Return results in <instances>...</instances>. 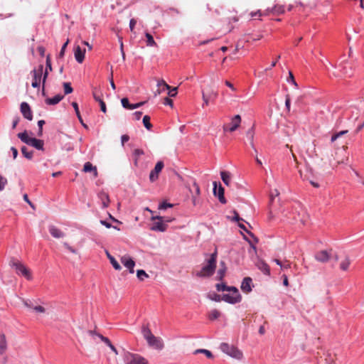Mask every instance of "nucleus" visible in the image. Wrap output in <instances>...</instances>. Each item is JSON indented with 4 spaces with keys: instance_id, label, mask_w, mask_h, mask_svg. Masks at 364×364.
<instances>
[{
    "instance_id": "50",
    "label": "nucleus",
    "mask_w": 364,
    "mask_h": 364,
    "mask_svg": "<svg viewBox=\"0 0 364 364\" xmlns=\"http://www.w3.org/2000/svg\"><path fill=\"white\" fill-rule=\"evenodd\" d=\"M173 206V205L171 204V203H166V202H163V203H161L159 205V209H160V210H166V208H172Z\"/></svg>"
},
{
    "instance_id": "48",
    "label": "nucleus",
    "mask_w": 364,
    "mask_h": 364,
    "mask_svg": "<svg viewBox=\"0 0 364 364\" xmlns=\"http://www.w3.org/2000/svg\"><path fill=\"white\" fill-rule=\"evenodd\" d=\"M7 184V179L0 174V191H3Z\"/></svg>"
},
{
    "instance_id": "18",
    "label": "nucleus",
    "mask_w": 364,
    "mask_h": 364,
    "mask_svg": "<svg viewBox=\"0 0 364 364\" xmlns=\"http://www.w3.org/2000/svg\"><path fill=\"white\" fill-rule=\"evenodd\" d=\"M85 49H82L79 46H75L74 50V55L75 60L82 63L85 59Z\"/></svg>"
},
{
    "instance_id": "62",
    "label": "nucleus",
    "mask_w": 364,
    "mask_h": 364,
    "mask_svg": "<svg viewBox=\"0 0 364 364\" xmlns=\"http://www.w3.org/2000/svg\"><path fill=\"white\" fill-rule=\"evenodd\" d=\"M291 267V264L289 261L286 260L281 265L282 269H289Z\"/></svg>"
},
{
    "instance_id": "33",
    "label": "nucleus",
    "mask_w": 364,
    "mask_h": 364,
    "mask_svg": "<svg viewBox=\"0 0 364 364\" xmlns=\"http://www.w3.org/2000/svg\"><path fill=\"white\" fill-rule=\"evenodd\" d=\"M220 265L222 266V267L220 269H219L218 271V279L219 280H222L223 279V277H225V271H226L225 262H221Z\"/></svg>"
},
{
    "instance_id": "29",
    "label": "nucleus",
    "mask_w": 364,
    "mask_h": 364,
    "mask_svg": "<svg viewBox=\"0 0 364 364\" xmlns=\"http://www.w3.org/2000/svg\"><path fill=\"white\" fill-rule=\"evenodd\" d=\"M92 95L95 101L100 102L102 100V92L100 88L94 87L92 90Z\"/></svg>"
},
{
    "instance_id": "32",
    "label": "nucleus",
    "mask_w": 364,
    "mask_h": 364,
    "mask_svg": "<svg viewBox=\"0 0 364 364\" xmlns=\"http://www.w3.org/2000/svg\"><path fill=\"white\" fill-rule=\"evenodd\" d=\"M299 173L300 174V176L304 179V180H307L310 182V183L315 188H318L319 187V184L316 182H314V181H312L311 179V177L309 176H308L307 174H304L303 175L302 172L301 170L299 171Z\"/></svg>"
},
{
    "instance_id": "40",
    "label": "nucleus",
    "mask_w": 364,
    "mask_h": 364,
    "mask_svg": "<svg viewBox=\"0 0 364 364\" xmlns=\"http://www.w3.org/2000/svg\"><path fill=\"white\" fill-rule=\"evenodd\" d=\"M197 353H203V355H205L208 358H212L213 357L212 353L206 349L196 350L194 354Z\"/></svg>"
},
{
    "instance_id": "52",
    "label": "nucleus",
    "mask_w": 364,
    "mask_h": 364,
    "mask_svg": "<svg viewBox=\"0 0 364 364\" xmlns=\"http://www.w3.org/2000/svg\"><path fill=\"white\" fill-rule=\"evenodd\" d=\"M44 124H45V121L44 120H39L38 122V126L39 127V130H38V136H41L42 134H43V126Z\"/></svg>"
},
{
    "instance_id": "6",
    "label": "nucleus",
    "mask_w": 364,
    "mask_h": 364,
    "mask_svg": "<svg viewBox=\"0 0 364 364\" xmlns=\"http://www.w3.org/2000/svg\"><path fill=\"white\" fill-rule=\"evenodd\" d=\"M124 359L126 364H149L144 357L129 352L125 353Z\"/></svg>"
},
{
    "instance_id": "54",
    "label": "nucleus",
    "mask_w": 364,
    "mask_h": 364,
    "mask_svg": "<svg viewBox=\"0 0 364 364\" xmlns=\"http://www.w3.org/2000/svg\"><path fill=\"white\" fill-rule=\"evenodd\" d=\"M287 81L291 82L293 85L297 87V83L296 82L293 73L291 71L289 73V77L287 78Z\"/></svg>"
},
{
    "instance_id": "12",
    "label": "nucleus",
    "mask_w": 364,
    "mask_h": 364,
    "mask_svg": "<svg viewBox=\"0 0 364 364\" xmlns=\"http://www.w3.org/2000/svg\"><path fill=\"white\" fill-rule=\"evenodd\" d=\"M332 250H321L316 253L315 259L322 263L327 262L331 257Z\"/></svg>"
},
{
    "instance_id": "37",
    "label": "nucleus",
    "mask_w": 364,
    "mask_h": 364,
    "mask_svg": "<svg viewBox=\"0 0 364 364\" xmlns=\"http://www.w3.org/2000/svg\"><path fill=\"white\" fill-rule=\"evenodd\" d=\"M145 36L146 38V45L148 46H156V43L154 40L153 36L149 33H146Z\"/></svg>"
},
{
    "instance_id": "57",
    "label": "nucleus",
    "mask_w": 364,
    "mask_h": 364,
    "mask_svg": "<svg viewBox=\"0 0 364 364\" xmlns=\"http://www.w3.org/2000/svg\"><path fill=\"white\" fill-rule=\"evenodd\" d=\"M144 103H145V102H140L136 103V104H131L129 109H134L139 108L141 106H142L143 105H144Z\"/></svg>"
},
{
    "instance_id": "55",
    "label": "nucleus",
    "mask_w": 364,
    "mask_h": 364,
    "mask_svg": "<svg viewBox=\"0 0 364 364\" xmlns=\"http://www.w3.org/2000/svg\"><path fill=\"white\" fill-rule=\"evenodd\" d=\"M177 89L178 88L176 87H173V88L171 87V89L168 90H169L168 95L170 97H176V95H177Z\"/></svg>"
},
{
    "instance_id": "46",
    "label": "nucleus",
    "mask_w": 364,
    "mask_h": 364,
    "mask_svg": "<svg viewBox=\"0 0 364 364\" xmlns=\"http://www.w3.org/2000/svg\"><path fill=\"white\" fill-rule=\"evenodd\" d=\"M230 287L227 286L225 284H217L216 289L218 291H228Z\"/></svg>"
},
{
    "instance_id": "59",
    "label": "nucleus",
    "mask_w": 364,
    "mask_h": 364,
    "mask_svg": "<svg viewBox=\"0 0 364 364\" xmlns=\"http://www.w3.org/2000/svg\"><path fill=\"white\" fill-rule=\"evenodd\" d=\"M164 104L165 105H168V106H170V107H173V100H171V99H170V98H168V97H165V98H164Z\"/></svg>"
},
{
    "instance_id": "22",
    "label": "nucleus",
    "mask_w": 364,
    "mask_h": 364,
    "mask_svg": "<svg viewBox=\"0 0 364 364\" xmlns=\"http://www.w3.org/2000/svg\"><path fill=\"white\" fill-rule=\"evenodd\" d=\"M84 172H92L94 178H97L98 172L96 166H94L90 162H86L83 167Z\"/></svg>"
},
{
    "instance_id": "20",
    "label": "nucleus",
    "mask_w": 364,
    "mask_h": 364,
    "mask_svg": "<svg viewBox=\"0 0 364 364\" xmlns=\"http://www.w3.org/2000/svg\"><path fill=\"white\" fill-rule=\"evenodd\" d=\"M252 279L250 277H245L241 284V289L245 293H249L252 291L251 284Z\"/></svg>"
},
{
    "instance_id": "42",
    "label": "nucleus",
    "mask_w": 364,
    "mask_h": 364,
    "mask_svg": "<svg viewBox=\"0 0 364 364\" xmlns=\"http://www.w3.org/2000/svg\"><path fill=\"white\" fill-rule=\"evenodd\" d=\"M247 136L250 141V144L252 147L255 149V152L257 153V150L255 148L254 144H253V138H254V132L252 129H249L246 133Z\"/></svg>"
},
{
    "instance_id": "38",
    "label": "nucleus",
    "mask_w": 364,
    "mask_h": 364,
    "mask_svg": "<svg viewBox=\"0 0 364 364\" xmlns=\"http://www.w3.org/2000/svg\"><path fill=\"white\" fill-rule=\"evenodd\" d=\"M22 154L28 159H31L33 155V151H28V149L26 146H23L21 148Z\"/></svg>"
},
{
    "instance_id": "45",
    "label": "nucleus",
    "mask_w": 364,
    "mask_h": 364,
    "mask_svg": "<svg viewBox=\"0 0 364 364\" xmlns=\"http://www.w3.org/2000/svg\"><path fill=\"white\" fill-rule=\"evenodd\" d=\"M63 87H64L65 95L70 94V93L73 92V89L71 87V85L70 82H64Z\"/></svg>"
},
{
    "instance_id": "47",
    "label": "nucleus",
    "mask_w": 364,
    "mask_h": 364,
    "mask_svg": "<svg viewBox=\"0 0 364 364\" xmlns=\"http://www.w3.org/2000/svg\"><path fill=\"white\" fill-rule=\"evenodd\" d=\"M346 133H348V130H343V131H341L335 134H333L332 136H331V141L333 142L334 141H336L338 138H339L340 136L346 134Z\"/></svg>"
},
{
    "instance_id": "25",
    "label": "nucleus",
    "mask_w": 364,
    "mask_h": 364,
    "mask_svg": "<svg viewBox=\"0 0 364 364\" xmlns=\"http://www.w3.org/2000/svg\"><path fill=\"white\" fill-rule=\"evenodd\" d=\"M157 86L159 87V89L156 91V95H160L162 92H164L165 90H170L171 86L168 85L164 80L159 81L157 83Z\"/></svg>"
},
{
    "instance_id": "41",
    "label": "nucleus",
    "mask_w": 364,
    "mask_h": 364,
    "mask_svg": "<svg viewBox=\"0 0 364 364\" xmlns=\"http://www.w3.org/2000/svg\"><path fill=\"white\" fill-rule=\"evenodd\" d=\"M143 124L148 130H150L151 128L152 127V124L150 122V117H149L148 115H145L143 117Z\"/></svg>"
},
{
    "instance_id": "8",
    "label": "nucleus",
    "mask_w": 364,
    "mask_h": 364,
    "mask_svg": "<svg viewBox=\"0 0 364 364\" xmlns=\"http://www.w3.org/2000/svg\"><path fill=\"white\" fill-rule=\"evenodd\" d=\"M241 124V117L239 114L235 115L232 117L229 124L223 125V131L233 132L240 127Z\"/></svg>"
},
{
    "instance_id": "26",
    "label": "nucleus",
    "mask_w": 364,
    "mask_h": 364,
    "mask_svg": "<svg viewBox=\"0 0 364 364\" xmlns=\"http://www.w3.org/2000/svg\"><path fill=\"white\" fill-rule=\"evenodd\" d=\"M221 179L223 183L229 186L231 181V173L226 171H223L220 172Z\"/></svg>"
},
{
    "instance_id": "34",
    "label": "nucleus",
    "mask_w": 364,
    "mask_h": 364,
    "mask_svg": "<svg viewBox=\"0 0 364 364\" xmlns=\"http://www.w3.org/2000/svg\"><path fill=\"white\" fill-rule=\"evenodd\" d=\"M144 154V151L140 149H136L134 151V165L136 166H138V160L139 157Z\"/></svg>"
},
{
    "instance_id": "16",
    "label": "nucleus",
    "mask_w": 364,
    "mask_h": 364,
    "mask_svg": "<svg viewBox=\"0 0 364 364\" xmlns=\"http://www.w3.org/2000/svg\"><path fill=\"white\" fill-rule=\"evenodd\" d=\"M193 187L194 188V191H193L191 189H190V191L192 193L193 205L196 206L199 203L198 197L200 195V190L198 184L196 181H193Z\"/></svg>"
},
{
    "instance_id": "64",
    "label": "nucleus",
    "mask_w": 364,
    "mask_h": 364,
    "mask_svg": "<svg viewBox=\"0 0 364 364\" xmlns=\"http://www.w3.org/2000/svg\"><path fill=\"white\" fill-rule=\"evenodd\" d=\"M33 309L39 313H44L45 312V308L42 306H36L33 308Z\"/></svg>"
},
{
    "instance_id": "17",
    "label": "nucleus",
    "mask_w": 364,
    "mask_h": 364,
    "mask_svg": "<svg viewBox=\"0 0 364 364\" xmlns=\"http://www.w3.org/2000/svg\"><path fill=\"white\" fill-rule=\"evenodd\" d=\"M21 112L26 119H27L28 120H32V111L29 105L27 102H23L21 104Z\"/></svg>"
},
{
    "instance_id": "27",
    "label": "nucleus",
    "mask_w": 364,
    "mask_h": 364,
    "mask_svg": "<svg viewBox=\"0 0 364 364\" xmlns=\"http://www.w3.org/2000/svg\"><path fill=\"white\" fill-rule=\"evenodd\" d=\"M7 349V342L6 339V336L4 333L0 335V355H2L5 353Z\"/></svg>"
},
{
    "instance_id": "23",
    "label": "nucleus",
    "mask_w": 364,
    "mask_h": 364,
    "mask_svg": "<svg viewBox=\"0 0 364 364\" xmlns=\"http://www.w3.org/2000/svg\"><path fill=\"white\" fill-rule=\"evenodd\" d=\"M49 232L50 235L55 238H61L65 236L64 232L54 225L49 227Z\"/></svg>"
},
{
    "instance_id": "53",
    "label": "nucleus",
    "mask_w": 364,
    "mask_h": 364,
    "mask_svg": "<svg viewBox=\"0 0 364 364\" xmlns=\"http://www.w3.org/2000/svg\"><path fill=\"white\" fill-rule=\"evenodd\" d=\"M121 102L124 108L129 109L131 104L129 103V100L127 98H122Z\"/></svg>"
},
{
    "instance_id": "24",
    "label": "nucleus",
    "mask_w": 364,
    "mask_h": 364,
    "mask_svg": "<svg viewBox=\"0 0 364 364\" xmlns=\"http://www.w3.org/2000/svg\"><path fill=\"white\" fill-rule=\"evenodd\" d=\"M257 268L260 269L264 274L269 275L270 269L269 265L262 260H259L256 264Z\"/></svg>"
},
{
    "instance_id": "9",
    "label": "nucleus",
    "mask_w": 364,
    "mask_h": 364,
    "mask_svg": "<svg viewBox=\"0 0 364 364\" xmlns=\"http://www.w3.org/2000/svg\"><path fill=\"white\" fill-rule=\"evenodd\" d=\"M158 220L159 221L154 223L151 228V230L164 232L167 228V225L164 223V217L162 216H152L151 220Z\"/></svg>"
},
{
    "instance_id": "60",
    "label": "nucleus",
    "mask_w": 364,
    "mask_h": 364,
    "mask_svg": "<svg viewBox=\"0 0 364 364\" xmlns=\"http://www.w3.org/2000/svg\"><path fill=\"white\" fill-rule=\"evenodd\" d=\"M99 104L100 105V109L102 112L105 113L107 112V107H106V105H105V102L102 100L100 102H99Z\"/></svg>"
},
{
    "instance_id": "11",
    "label": "nucleus",
    "mask_w": 364,
    "mask_h": 364,
    "mask_svg": "<svg viewBox=\"0 0 364 364\" xmlns=\"http://www.w3.org/2000/svg\"><path fill=\"white\" fill-rule=\"evenodd\" d=\"M224 191V188L220 183H219V187L218 188L217 182H213V193L215 196H218L219 201L223 204L226 203Z\"/></svg>"
},
{
    "instance_id": "13",
    "label": "nucleus",
    "mask_w": 364,
    "mask_h": 364,
    "mask_svg": "<svg viewBox=\"0 0 364 364\" xmlns=\"http://www.w3.org/2000/svg\"><path fill=\"white\" fill-rule=\"evenodd\" d=\"M164 163L163 161H158L156 164L155 165L154 168L151 171L149 174V179L151 182L155 181L159 178V173L161 171L162 168H164Z\"/></svg>"
},
{
    "instance_id": "36",
    "label": "nucleus",
    "mask_w": 364,
    "mask_h": 364,
    "mask_svg": "<svg viewBox=\"0 0 364 364\" xmlns=\"http://www.w3.org/2000/svg\"><path fill=\"white\" fill-rule=\"evenodd\" d=\"M142 334L146 340L150 338L154 334L151 333V330L147 326L142 327Z\"/></svg>"
},
{
    "instance_id": "15",
    "label": "nucleus",
    "mask_w": 364,
    "mask_h": 364,
    "mask_svg": "<svg viewBox=\"0 0 364 364\" xmlns=\"http://www.w3.org/2000/svg\"><path fill=\"white\" fill-rule=\"evenodd\" d=\"M121 262L126 267L130 273H134V267L135 266V262L128 255H124L121 257Z\"/></svg>"
},
{
    "instance_id": "31",
    "label": "nucleus",
    "mask_w": 364,
    "mask_h": 364,
    "mask_svg": "<svg viewBox=\"0 0 364 364\" xmlns=\"http://www.w3.org/2000/svg\"><path fill=\"white\" fill-rule=\"evenodd\" d=\"M220 312L217 309H213L208 313V318L211 321L215 320L220 316Z\"/></svg>"
},
{
    "instance_id": "19",
    "label": "nucleus",
    "mask_w": 364,
    "mask_h": 364,
    "mask_svg": "<svg viewBox=\"0 0 364 364\" xmlns=\"http://www.w3.org/2000/svg\"><path fill=\"white\" fill-rule=\"evenodd\" d=\"M98 198L102 204V208H106L109 206L110 200L108 194L105 192L101 191L98 193Z\"/></svg>"
},
{
    "instance_id": "5",
    "label": "nucleus",
    "mask_w": 364,
    "mask_h": 364,
    "mask_svg": "<svg viewBox=\"0 0 364 364\" xmlns=\"http://www.w3.org/2000/svg\"><path fill=\"white\" fill-rule=\"evenodd\" d=\"M10 265L15 268L17 274L24 276L27 279H31L30 270L18 260L12 259L10 262Z\"/></svg>"
},
{
    "instance_id": "2",
    "label": "nucleus",
    "mask_w": 364,
    "mask_h": 364,
    "mask_svg": "<svg viewBox=\"0 0 364 364\" xmlns=\"http://www.w3.org/2000/svg\"><path fill=\"white\" fill-rule=\"evenodd\" d=\"M17 136L23 143L30 145L38 150H43V141L33 137H30L26 131L18 133Z\"/></svg>"
},
{
    "instance_id": "10",
    "label": "nucleus",
    "mask_w": 364,
    "mask_h": 364,
    "mask_svg": "<svg viewBox=\"0 0 364 364\" xmlns=\"http://www.w3.org/2000/svg\"><path fill=\"white\" fill-rule=\"evenodd\" d=\"M202 97L203 100V107L208 106L210 102H214L218 97V92L210 90L208 93L203 92Z\"/></svg>"
},
{
    "instance_id": "56",
    "label": "nucleus",
    "mask_w": 364,
    "mask_h": 364,
    "mask_svg": "<svg viewBox=\"0 0 364 364\" xmlns=\"http://www.w3.org/2000/svg\"><path fill=\"white\" fill-rule=\"evenodd\" d=\"M97 336L100 338V339L105 343L108 346L112 344L109 339L107 337L103 336L102 335L97 334Z\"/></svg>"
},
{
    "instance_id": "49",
    "label": "nucleus",
    "mask_w": 364,
    "mask_h": 364,
    "mask_svg": "<svg viewBox=\"0 0 364 364\" xmlns=\"http://www.w3.org/2000/svg\"><path fill=\"white\" fill-rule=\"evenodd\" d=\"M208 297L211 300H213V301H218V302H219V301H220L222 300V297L220 295H218V294H217L215 293H213L212 294H209Z\"/></svg>"
},
{
    "instance_id": "51",
    "label": "nucleus",
    "mask_w": 364,
    "mask_h": 364,
    "mask_svg": "<svg viewBox=\"0 0 364 364\" xmlns=\"http://www.w3.org/2000/svg\"><path fill=\"white\" fill-rule=\"evenodd\" d=\"M69 42H70V41H69V39H68L66 41V42L62 46L61 50H60V53H59V57L60 58H63L64 56L66 47L68 45Z\"/></svg>"
},
{
    "instance_id": "28",
    "label": "nucleus",
    "mask_w": 364,
    "mask_h": 364,
    "mask_svg": "<svg viewBox=\"0 0 364 364\" xmlns=\"http://www.w3.org/2000/svg\"><path fill=\"white\" fill-rule=\"evenodd\" d=\"M63 98V95H56L52 98H48L46 100V102L50 105H54L60 102Z\"/></svg>"
},
{
    "instance_id": "58",
    "label": "nucleus",
    "mask_w": 364,
    "mask_h": 364,
    "mask_svg": "<svg viewBox=\"0 0 364 364\" xmlns=\"http://www.w3.org/2000/svg\"><path fill=\"white\" fill-rule=\"evenodd\" d=\"M63 245L70 252L74 253V254L77 253V250L75 249H74L73 247H72L71 246H70L67 242H65L63 244Z\"/></svg>"
},
{
    "instance_id": "44",
    "label": "nucleus",
    "mask_w": 364,
    "mask_h": 364,
    "mask_svg": "<svg viewBox=\"0 0 364 364\" xmlns=\"http://www.w3.org/2000/svg\"><path fill=\"white\" fill-rule=\"evenodd\" d=\"M136 276L138 279L141 281H143L144 278L149 277V275L145 272V271L142 269L137 270Z\"/></svg>"
},
{
    "instance_id": "61",
    "label": "nucleus",
    "mask_w": 364,
    "mask_h": 364,
    "mask_svg": "<svg viewBox=\"0 0 364 364\" xmlns=\"http://www.w3.org/2000/svg\"><path fill=\"white\" fill-rule=\"evenodd\" d=\"M136 24V20L134 18H132L129 21V28L131 31H134V26Z\"/></svg>"
},
{
    "instance_id": "63",
    "label": "nucleus",
    "mask_w": 364,
    "mask_h": 364,
    "mask_svg": "<svg viewBox=\"0 0 364 364\" xmlns=\"http://www.w3.org/2000/svg\"><path fill=\"white\" fill-rule=\"evenodd\" d=\"M290 97L289 95L286 96L285 105L288 111L290 110Z\"/></svg>"
},
{
    "instance_id": "14",
    "label": "nucleus",
    "mask_w": 364,
    "mask_h": 364,
    "mask_svg": "<svg viewBox=\"0 0 364 364\" xmlns=\"http://www.w3.org/2000/svg\"><path fill=\"white\" fill-rule=\"evenodd\" d=\"M149 346L157 350H161L164 348V343L160 338L156 337L154 335L146 340Z\"/></svg>"
},
{
    "instance_id": "39",
    "label": "nucleus",
    "mask_w": 364,
    "mask_h": 364,
    "mask_svg": "<svg viewBox=\"0 0 364 364\" xmlns=\"http://www.w3.org/2000/svg\"><path fill=\"white\" fill-rule=\"evenodd\" d=\"M350 264V259L348 257H346V258H345L344 260H343L341 262L340 268L343 271H346L348 269Z\"/></svg>"
},
{
    "instance_id": "7",
    "label": "nucleus",
    "mask_w": 364,
    "mask_h": 364,
    "mask_svg": "<svg viewBox=\"0 0 364 364\" xmlns=\"http://www.w3.org/2000/svg\"><path fill=\"white\" fill-rule=\"evenodd\" d=\"M33 77L32 87L34 88H38L41 82H43V65H39L38 67L31 71Z\"/></svg>"
},
{
    "instance_id": "3",
    "label": "nucleus",
    "mask_w": 364,
    "mask_h": 364,
    "mask_svg": "<svg viewBox=\"0 0 364 364\" xmlns=\"http://www.w3.org/2000/svg\"><path fill=\"white\" fill-rule=\"evenodd\" d=\"M228 291H230V293L223 294L222 296L223 301L231 304L240 302L242 296L236 287H231Z\"/></svg>"
},
{
    "instance_id": "1",
    "label": "nucleus",
    "mask_w": 364,
    "mask_h": 364,
    "mask_svg": "<svg viewBox=\"0 0 364 364\" xmlns=\"http://www.w3.org/2000/svg\"><path fill=\"white\" fill-rule=\"evenodd\" d=\"M217 251L211 254L210 258L207 260V264L203 267L200 272L196 273L199 277H208L212 276L216 268Z\"/></svg>"
},
{
    "instance_id": "21",
    "label": "nucleus",
    "mask_w": 364,
    "mask_h": 364,
    "mask_svg": "<svg viewBox=\"0 0 364 364\" xmlns=\"http://www.w3.org/2000/svg\"><path fill=\"white\" fill-rule=\"evenodd\" d=\"M49 71H52V65H51V60H50V55H48L46 58V70L43 73V87L45 86L46 81L47 80Z\"/></svg>"
},
{
    "instance_id": "35",
    "label": "nucleus",
    "mask_w": 364,
    "mask_h": 364,
    "mask_svg": "<svg viewBox=\"0 0 364 364\" xmlns=\"http://www.w3.org/2000/svg\"><path fill=\"white\" fill-rule=\"evenodd\" d=\"M72 106L73 107V108L75 109V113H76V115L78 118V119L80 120V122L82 123V124L85 127H87L86 124H85L82 122V117L80 115V111H79V108H78V105L76 102H72Z\"/></svg>"
},
{
    "instance_id": "4",
    "label": "nucleus",
    "mask_w": 364,
    "mask_h": 364,
    "mask_svg": "<svg viewBox=\"0 0 364 364\" xmlns=\"http://www.w3.org/2000/svg\"><path fill=\"white\" fill-rule=\"evenodd\" d=\"M220 350L228 355L229 356L237 359L241 360L242 358V353L237 348L234 346L229 345L226 343H222L220 346Z\"/></svg>"
},
{
    "instance_id": "30",
    "label": "nucleus",
    "mask_w": 364,
    "mask_h": 364,
    "mask_svg": "<svg viewBox=\"0 0 364 364\" xmlns=\"http://www.w3.org/2000/svg\"><path fill=\"white\" fill-rule=\"evenodd\" d=\"M107 256L109 259L110 263L116 270H120L122 269L118 262L112 257L108 252H106Z\"/></svg>"
},
{
    "instance_id": "43",
    "label": "nucleus",
    "mask_w": 364,
    "mask_h": 364,
    "mask_svg": "<svg viewBox=\"0 0 364 364\" xmlns=\"http://www.w3.org/2000/svg\"><path fill=\"white\" fill-rule=\"evenodd\" d=\"M272 12L276 14H282L284 13V8L282 5H276L272 9Z\"/></svg>"
}]
</instances>
